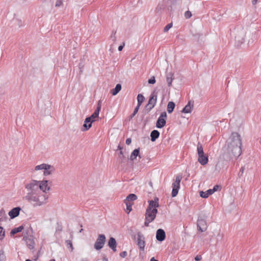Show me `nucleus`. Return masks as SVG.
I'll return each mask as SVG.
<instances>
[{"label":"nucleus","instance_id":"9","mask_svg":"<svg viewBox=\"0 0 261 261\" xmlns=\"http://www.w3.org/2000/svg\"><path fill=\"white\" fill-rule=\"evenodd\" d=\"M157 97L158 92L155 91H154L151 94L148 100V102L146 106V107L148 108V111H150L151 110H152L155 106L157 101Z\"/></svg>","mask_w":261,"mask_h":261},{"label":"nucleus","instance_id":"18","mask_svg":"<svg viewBox=\"0 0 261 261\" xmlns=\"http://www.w3.org/2000/svg\"><path fill=\"white\" fill-rule=\"evenodd\" d=\"M108 246L114 252L116 251L117 243L115 239L114 238L111 237L110 238L108 242Z\"/></svg>","mask_w":261,"mask_h":261},{"label":"nucleus","instance_id":"51","mask_svg":"<svg viewBox=\"0 0 261 261\" xmlns=\"http://www.w3.org/2000/svg\"><path fill=\"white\" fill-rule=\"evenodd\" d=\"M162 9V5H159L157 6L156 9H157L158 10H161Z\"/></svg>","mask_w":261,"mask_h":261},{"label":"nucleus","instance_id":"22","mask_svg":"<svg viewBox=\"0 0 261 261\" xmlns=\"http://www.w3.org/2000/svg\"><path fill=\"white\" fill-rule=\"evenodd\" d=\"M139 152H140V149L137 148L133 150V151L132 152L130 156V160L131 161H134L135 159H136V158L138 156L140 158H141L140 155H139Z\"/></svg>","mask_w":261,"mask_h":261},{"label":"nucleus","instance_id":"44","mask_svg":"<svg viewBox=\"0 0 261 261\" xmlns=\"http://www.w3.org/2000/svg\"><path fill=\"white\" fill-rule=\"evenodd\" d=\"M119 158L121 160H122V159L124 158V156L122 150L120 151V155H119Z\"/></svg>","mask_w":261,"mask_h":261},{"label":"nucleus","instance_id":"10","mask_svg":"<svg viewBox=\"0 0 261 261\" xmlns=\"http://www.w3.org/2000/svg\"><path fill=\"white\" fill-rule=\"evenodd\" d=\"M106 240V238L104 234H99L94 244V248L97 250L101 249L103 247Z\"/></svg>","mask_w":261,"mask_h":261},{"label":"nucleus","instance_id":"24","mask_svg":"<svg viewBox=\"0 0 261 261\" xmlns=\"http://www.w3.org/2000/svg\"><path fill=\"white\" fill-rule=\"evenodd\" d=\"M213 194L212 191L211 189H209L205 192L200 191V196L204 198H207L210 195Z\"/></svg>","mask_w":261,"mask_h":261},{"label":"nucleus","instance_id":"2","mask_svg":"<svg viewBox=\"0 0 261 261\" xmlns=\"http://www.w3.org/2000/svg\"><path fill=\"white\" fill-rule=\"evenodd\" d=\"M159 199L155 198L154 200L148 201L149 204L145 212V219L144 225L148 226L149 224L152 222L155 218L158 213L157 207L159 206Z\"/></svg>","mask_w":261,"mask_h":261},{"label":"nucleus","instance_id":"55","mask_svg":"<svg viewBox=\"0 0 261 261\" xmlns=\"http://www.w3.org/2000/svg\"><path fill=\"white\" fill-rule=\"evenodd\" d=\"M136 114H135L134 112L133 113L130 115V118H132L135 116Z\"/></svg>","mask_w":261,"mask_h":261},{"label":"nucleus","instance_id":"31","mask_svg":"<svg viewBox=\"0 0 261 261\" xmlns=\"http://www.w3.org/2000/svg\"><path fill=\"white\" fill-rule=\"evenodd\" d=\"M7 218V215L5 211L4 210L0 211V221L6 220Z\"/></svg>","mask_w":261,"mask_h":261},{"label":"nucleus","instance_id":"41","mask_svg":"<svg viewBox=\"0 0 261 261\" xmlns=\"http://www.w3.org/2000/svg\"><path fill=\"white\" fill-rule=\"evenodd\" d=\"M127 254V253L126 251H123L120 253V256L122 258H124L126 256Z\"/></svg>","mask_w":261,"mask_h":261},{"label":"nucleus","instance_id":"60","mask_svg":"<svg viewBox=\"0 0 261 261\" xmlns=\"http://www.w3.org/2000/svg\"><path fill=\"white\" fill-rule=\"evenodd\" d=\"M25 261H31V260L30 259H28Z\"/></svg>","mask_w":261,"mask_h":261},{"label":"nucleus","instance_id":"1","mask_svg":"<svg viewBox=\"0 0 261 261\" xmlns=\"http://www.w3.org/2000/svg\"><path fill=\"white\" fill-rule=\"evenodd\" d=\"M242 139L239 133H232L222 149L223 152L220 155L219 160L216 166V169L220 170L224 167L223 161L226 162L233 158L240 156L242 153Z\"/></svg>","mask_w":261,"mask_h":261},{"label":"nucleus","instance_id":"19","mask_svg":"<svg viewBox=\"0 0 261 261\" xmlns=\"http://www.w3.org/2000/svg\"><path fill=\"white\" fill-rule=\"evenodd\" d=\"M93 120H90V118L87 117L84 121L83 126L85 128V130H88L92 126V123Z\"/></svg>","mask_w":261,"mask_h":261},{"label":"nucleus","instance_id":"50","mask_svg":"<svg viewBox=\"0 0 261 261\" xmlns=\"http://www.w3.org/2000/svg\"><path fill=\"white\" fill-rule=\"evenodd\" d=\"M101 101L99 100L97 103V108H99L101 109Z\"/></svg>","mask_w":261,"mask_h":261},{"label":"nucleus","instance_id":"16","mask_svg":"<svg viewBox=\"0 0 261 261\" xmlns=\"http://www.w3.org/2000/svg\"><path fill=\"white\" fill-rule=\"evenodd\" d=\"M20 210V207H14L9 212L8 215L11 219H14L19 215Z\"/></svg>","mask_w":261,"mask_h":261},{"label":"nucleus","instance_id":"32","mask_svg":"<svg viewBox=\"0 0 261 261\" xmlns=\"http://www.w3.org/2000/svg\"><path fill=\"white\" fill-rule=\"evenodd\" d=\"M6 256L4 250L2 249L0 250V261H6Z\"/></svg>","mask_w":261,"mask_h":261},{"label":"nucleus","instance_id":"39","mask_svg":"<svg viewBox=\"0 0 261 261\" xmlns=\"http://www.w3.org/2000/svg\"><path fill=\"white\" fill-rule=\"evenodd\" d=\"M100 109L99 108H97L95 110V111H94V112L93 113V114L95 115H96L98 117L99 116V112L100 111Z\"/></svg>","mask_w":261,"mask_h":261},{"label":"nucleus","instance_id":"5","mask_svg":"<svg viewBox=\"0 0 261 261\" xmlns=\"http://www.w3.org/2000/svg\"><path fill=\"white\" fill-rule=\"evenodd\" d=\"M197 149L198 155V162L202 165H206L208 162V156L204 154L203 147L200 143H198L197 144Z\"/></svg>","mask_w":261,"mask_h":261},{"label":"nucleus","instance_id":"28","mask_svg":"<svg viewBox=\"0 0 261 261\" xmlns=\"http://www.w3.org/2000/svg\"><path fill=\"white\" fill-rule=\"evenodd\" d=\"M23 229V227L22 226H20L18 227L14 228L11 230L10 234L11 236H13L17 232H21Z\"/></svg>","mask_w":261,"mask_h":261},{"label":"nucleus","instance_id":"58","mask_svg":"<svg viewBox=\"0 0 261 261\" xmlns=\"http://www.w3.org/2000/svg\"><path fill=\"white\" fill-rule=\"evenodd\" d=\"M244 167H242L240 171H241L243 173V171H244Z\"/></svg>","mask_w":261,"mask_h":261},{"label":"nucleus","instance_id":"54","mask_svg":"<svg viewBox=\"0 0 261 261\" xmlns=\"http://www.w3.org/2000/svg\"><path fill=\"white\" fill-rule=\"evenodd\" d=\"M257 0H253L252 1V4L253 5H255L257 3Z\"/></svg>","mask_w":261,"mask_h":261},{"label":"nucleus","instance_id":"21","mask_svg":"<svg viewBox=\"0 0 261 261\" xmlns=\"http://www.w3.org/2000/svg\"><path fill=\"white\" fill-rule=\"evenodd\" d=\"M35 241L32 237H30L27 239V246L30 249H33L35 246Z\"/></svg>","mask_w":261,"mask_h":261},{"label":"nucleus","instance_id":"4","mask_svg":"<svg viewBox=\"0 0 261 261\" xmlns=\"http://www.w3.org/2000/svg\"><path fill=\"white\" fill-rule=\"evenodd\" d=\"M40 170H44L43 175L44 176H48L52 174L55 171V168L52 165L45 163L35 166V170L38 171Z\"/></svg>","mask_w":261,"mask_h":261},{"label":"nucleus","instance_id":"26","mask_svg":"<svg viewBox=\"0 0 261 261\" xmlns=\"http://www.w3.org/2000/svg\"><path fill=\"white\" fill-rule=\"evenodd\" d=\"M121 89V85L120 84L116 85L115 88L111 90V93L113 95H116Z\"/></svg>","mask_w":261,"mask_h":261},{"label":"nucleus","instance_id":"27","mask_svg":"<svg viewBox=\"0 0 261 261\" xmlns=\"http://www.w3.org/2000/svg\"><path fill=\"white\" fill-rule=\"evenodd\" d=\"M175 103L173 101H169L168 102L167 108V112H168V113L170 114L173 112L175 108Z\"/></svg>","mask_w":261,"mask_h":261},{"label":"nucleus","instance_id":"37","mask_svg":"<svg viewBox=\"0 0 261 261\" xmlns=\"http://www.w3.org/2000/svg\"><path fill=\"white\" fill-rule=\"evenodd\" d=\"M156 81L154 76L151 77L150 79L148 80V82L150 84H155Z\"/></svg>","mask_w":261,"mask_h":261},{"label":"nucleus","instance_id":"25","mask_svg":"<svg viewBox=\"0 0 261 261\" xmlns=\"http://www.w3.org/2000/svg\"><path fill=\"white\" fill-rule=\"evenodd\" d=\"M137 198V196L134 194H129L124 200V201L126 202H133L136 200Z\"/></svg>","mask_w":261,"mask_h":261},{"label":"nucleus","instance_id":"56","mask_svg":"<svg viewBox=\"0 0 261 261\" xmlns=\"http://www.w3.org/2000/svg\"><path fill=\"white\" fill-rule=\"evenodd\" d=\"M118 149L121 151L122 150V148L120 145H119L118 146Z\"/></svg>","mask_w":261,"mask_h":261},{"label":"nucleus","instance_id":"46","mask_svg":"<svg viewBox=\"0 0 261 261\" xmlns=\"http://www.w3.org/2000/svg\"><path fill=\"white\" fill-rule=\"evenodd\" d=\"M202 258L201 257V255H197L195 257V260L196 261H199L200 260H201Z\"/></svg>","mask_w":261,"mask_h":261},{"label":"nucleus","instance_id":"43","mask_svg":"<svg viewBox=\"0 0 261 261\" xmlns=\"http://www.w3.org/2000/svg\"><path fill=\"white\" fill-rule=\"evenodd\" d=\"M219 188V186L216 185L214 187L213 189H211V190L212 191L213 194L217 191L218 189Z\"/></svg>","mask_w":261,"mask_h":261},{"label":"nucleus","instance_id":"59","mask_svg":"<svg viewBox=\"0 0 261 261\" xmlns=\"http://www.w3.org/2000/svg\"><path fill=\"white\" fill-rule=\"evenodd\" d=\"M83 230V229L82 228V229L80 230V232H81Z\"/></svg>","mask_w":261,"mask_h":261},{"label":"nucleus","instance_id":"49","mask_svg":"<svg viewBox=\"0 0 261 261\" xmlns=\"http://www.w3.org/2000/svg\"><path fill=\"white\" fill-rule=\"evenodd\" d=\"M124 46V43L123 44V45H120L119 47H118V50L119 51H121L123 48Z\"/></svg>","mask_w":261,"mask_h":261},{"label":"nucleus","instance_id":"30","mask_svg":"<svg viewBox=\"0 0 261 261\" xmlns=\"http://www.w3.org/2000/svg\"><path fill=\"white\" fill-rule=\"evenodd\" d=\"M124 203L126 206V210L128 211L127 212L128 214L132 211V206L133 205L134 203L133 202H126L124 201Z\"/></svg>","mask_w":261,"mask_h":261},{"label":"nucleus","instance_id":"8","mask_svg":"<svg viewBox=\"0 0 261 261\" xmlns=\"http://www.w3.org/2000/svg\"><path fill=\"white\" fill-rule=\"evenodd\" d=\"M137 245L139 248L141 252L144 253L145 246V237L141 232H138L137 234Z\"/></svg>","mask_w":261,"mask_h":261},{"label":"nucleus","instance_id":"45","mask_svg":"<svg viewBox=\"0 0 261 261\" xmlns=\"http://www.w3.org/2000/svg\"><path fill=\"white\" fill-rule=\"evenodd\" d=\"M140 106H139V105H137V106L135 108L134 111V113L135 114H137L139 111V108H140Z\"/></svg>","mask_w":261,"mask_h":261},{"label":"nucleus","instance_id":"13","mask_svg":"<svg viewBox=\"0 0 261 261\" xmlns=\"http://www.w3.org/2000/svg\"><path fill=\"white\" fill-rule=\"evenodd\" d=\"M48 180H43L42 181H38L39 189L43 192L50 190V187L47 185Z\"/></svg>","mask_w":261,"mask_h":261},{"label":"nucleus","instance_id":"47","mask_svg":"<svg viewBox=\"0 0 261 261\" xmlns=\"http://www.w3.org/2000/svg\"><path fill=\"white\" fill-rule=\"evenodd\" d=\"M84 67V64L82 63L79 64V68L80 69V73L82 72V69Z\"/></svg>","mask_w":261,"mask_h":261},{"label":"nucleus","instance_id":"23","mask_svg":"<svg viewBox=\"0 0 261 261\" xmlns=\"http://www.w3.org/2000/svg\"><path fill=\"white\" fill-rule=\"evenodd\" d=\"M160 136V133L157 130H153L151 132L150 134V137H151V141L152 142H154L156 140L157 138H159Z\"/></svg>","mask_w":261,"mask_h":261},{"label":"nucleus","instance_id":"53","mask_svg":"<svg viewBox=\"0 0 261 261\" xmlns=\"http://www.w3.org/2000/svg\"><path fill=\"white\" fill-rule=\"evenodd\" d=\"M150 261H158V260H156V259H155L154 258V257H152L150 259Z\"/></svg>","mask_w":261,"mask_h":261},{"label":"nucleus","instance_id":"38","mask_svg":"<svg viewBox=\"0 0 261 261\" xmlns=\"http://www.w3.org/2000/svg\"><path fill=\"white\" fill-rule=\"evenodd\" d=\"M5 236V232L3 230V228L0 227V240L3 239Z\"/></svg>","mask_w":261,"mask_h":261},{"label":"nucleus","instance_id":"17","mask_svg":"<svg viewBox=\"0 0 261 261\" xmlns=\"http://www.w3.org/2000/svg\"><path fill=\"white\" fill-rule=\"evenodd\" d=\"M194 107V101H189L188 104L181 111L182 113H191Z\"/></svg>","mask_w":261,"mask_h":261},{"label":"nucleus","instance_id":"20","mask_svg":"<svg viewBox=\"0 0 261 261\" xmlns=\"http://www.w3.org/2000/svg\"><path fill=\"white\" fill-rule=\"evenodd\" d=\"M174 79L173 77V73L171 72H168L166 74V81L168 83V85L169 87H170L172 85V82L173 80Z\"/></svg>","mask_w":261,"mask_h":261},{"label":"nucleus","instance_id":"48","mask_svg":"<svg viewBox=\"0 0 261 261\" xmlns=\"http://www.w3.org/2000/svg\"><path fill=\"white\" fill-rule=\"evenodd\" d=\"M132 142V140L130 138H127L126 140V144L127 145H129Z\"/></svg>","mask_w":261,"mask_h":261},{"label":"nucleus","instance_id":"6","mask_svg":"<svg viewBox=\"0 0 261 261\" xmlns=\"http://www.w3.org/2000/svg\"><path fill=\"white\" fill-rule=\"evenodd\" d=\"M27 193H38L39 192L38 181L33 180L25 185Z\"/></svg>","mask_w":261,"mask_h":261},{"label":"nucleus","instance_id":"15","mask_svg":"<svg viewBox=\"0 0 261 261\" xmlns=\"http://www.w3.org/2000/svg\"><path fill=\"white\" fill-rule=\"evenodd\" d=\"M166 238L165 231L162 229H159L156 231V239L160 242L163 241Z\"/></svg>","mask_w":261,"mask_h":261},{"label":"nucleus","instance_id":"3","mask_svg":"<svg viewBox=\"0 0 261 261\" xmlns=\"http://www.w3.org/2000/svg\"><path fill=\"white\" fill-rule=\"evenodd\" d=\"M23 199L28 202L33 204L34 206H41L45 202L42 201L39 199L38 193H27Z\"/></svg>","mask_w":261,"mask_h":261},{"label":"nucleus","instance_id":"12","mask_svg":"<svg viewBox=\"0 0 261 261\" xmlns=\"http://www.w3.org/2000/svg\"><path fill=\"white\" fill-rule=\"evenodd\" d=\"M197 226L198 230L201 232L205 231L207 229L206 221L202 219H198L197 221Z\"/></svg>","mask_w":261,"mask_h":261},{"label":"nucleus","instance_id":"57","mask_svg":"<svg viewBox=\"0 0 261 261\" xmlns=\"http://www.w3.org/2000/svg\"><path fill=\"white\" fill-rule=\"evenodd\" d=\"M103 261H108V259L107 257H103Z\"/></svg>","mask_w":261,"mask_h":261},{"label":"nucleus","instance_id":"29","mask_svg":"<svg viewBox=\"0 0 261 261\" xmlns=\"http://www.w3.org/2000/svg\"><path fill=\"white\" fill-rule=\"evenodd\" d=\"M144 96L141 94H139L137 96L138 105L140 106L144 101Z\"/></svg>","mask_w":261,"mask_h":261},{"label":"nucleus","instance_id":"42","mask_svg":"<svg viewBox=\"0 0 261 261\" xmlns=\"http://www.w3.org/2000/svg\"><path fill=\"white\" fill-rule=\"evenodd\" d=\"M62 4V2L60 0H58L56 1V7H59L60 6H61Z\"/></svg>","mask_w":261,"mask_h":261},{"label":"nucleus","instance_id":"7","mask_svg":"<svg viewBox=\"0 0 261 261\" xmlns=\"http://www.w3.org/2000/svg\"><path fill=\"white\" fill-rule=\"evenodd\" d=\"M182 179V176L181 175H177L176 176L175 181L172 184V196L175 197L178 192V190L180 187V183Z\"/></svg>","mask_w":261,"mask_h":261},{"label":"nucleus","instance_id":"36","mask_svg":"<svg viewBox=\"0 0 261 261\" xmlns=\"http://www.w3.org/2000/svg\"><path fill=\"white\" fill-rule=\"evenodd\" d=\"M172 27V23H170L168 24L164 29V31L165 32H167L169 31V30Z\"/></svg>","mask_w":261,"mask_h":261},{"label":"nucleus","instance_id":"40","mask_svg":"<svg viewBox=\"0 0 261 261\" xmlns=\"http://www.w3.org/2000/svg\"><path fill=\"white\" fill-rule=\"evenodd\" d=\"M98 117V116L95 115L93 113L91 115V116L89 117V118H90V120H93V122L95 121V119Z\"/></svg>","mask_w":261,"mask_h":261},{"label":"nucleus","instance_id":"11","mask_svg":"<svg viewBox=\"0 0 261 261\" xmlns=\"http://www.w3.org/2000/svg\"><path fill=\"white\" fill-rule=\"evenodd\" d=\"M166 117V112H162L156 121V126L157 128H161L165 125L166 122L165 119Z\"/></svg>","mask_w":261,"mask_h":261},{"label":"nucleus","instance_id":"34","mask_svg":"<svg viewBox=\"0 0 261 261\" xmlns=\"http://www.w3.org/2000/svg\"><path fill=\"white\" fill-rule=\"evenodd\" d=\"M66 245L67 246V247L68 248H70L71 251H72L73 248L72 243L71 241L70 240H67V241H66Z\"/></svg>","mask_w":261,"mask_h":261},{"label":"nucleus","instance_id":"14","mask_svg":"<svg viewBox=\"0 0 261 261\" xmlns=\"http://www.w3.org/2000/svg\"><path fill=\"white\" fill-rule=\"evenodd\" d=\"M245 33L243 30H241L240 32H238L235 36L236 41L238 42L239 44H242L244 42L245 40Z\"/></svg>","mask_w":261,"mask_h":261},{"label":"nucleus","instance_id":"35","mask_svg":"<svg viewBox=\"0 0 261 261\" xmlns=\"http://www.w3.org/2000/svg\"><path fill=\"white\" fill-rule=\"evenodd\" d=\"M185 17L186 19H189L192 16V13L190 11H187L184 14Z\"/></svg>","mask_w":261,"mask_h":261},{"label":"nucleus","instance_id":"61","mask_svg":"<svg viewBox=\"0 0 261 261\" xmlns=\"http://www.w3.org/2000/svg\"><path fill=\"white\" fill-rule=\"evenodd\" d=\"M50 261H55V259H51V260H50Z\"/></svg>","mask_w":261,"mask_h":261},{"label":"nucleus","instance_id":"52","mask_svg":"<svg viewBox=\"0 0 261 261\" xmlns=\"http://www.w3.org/2000/svg\"><path fill=\"white\" fill-rule=\"evenodd\" d=\"M218 236H219L220 237V240L222 239V236H223V234H221L220 232H219L218 233Z\"/></svg>","mask_w":261,"mask_h":261},{"label":"nucleus","instance_id":"33","mask_svg":"<svg viewBox=\"0 0 261 261\" xmlns=\"http://www.w3.org/2000/svg\"><path fill=\"white\" fill-rule=\"evenodd\" d=\"M116 31H113L112 32V34L110 36V38L111 39H112V40L115 42L116 40Z\"/></svg>","mask_w":261,"mask_h":261}]
</instances>
